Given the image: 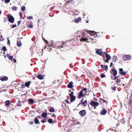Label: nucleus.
I'll return each mask as SVG.
<instances>
[{
  "label": "nucleus",
  "mask_w": 132,
  "mask_h": 132,
  "mask_svg": "<svg viewBox=\"0 0 132 132\" xmlns=\"http://www.w3.org/2000/svg\"><path fill=\"white\" fill-rule=\"evenodd\" d=\"M7 18L9 22L12 23H13L14 21V18L13 16L10 14L7 15Z\"/></svg>",
  "instance_id": "f257e3e1"
},
{
  "label": "nucleus",
  "mask_w": 132,
  "mask_h": 132,
  "mask_svg": "<svg viewBox=\"0 0 132 132\" xmlns=\"http://www.w3.org/2000/svg\"><path fill=\"white\" fill-rule=\"evenodd\" d=\"M90 104L93 107H95L98 106L99 105V103L97 102H96L92 101H91Z\"/></svg>",
  "instance_id": "f03ea898"
},
{
  "label": "nucleus",
  "mask_w": 132,
  "mask_h": 132,
  "mask_svg": "<svg viewBox=\"0 0 132 132\" xmlns=\"http://www.w3.org/2000/svg\"><path fill=\"white\" fill-rule=\"evenodd\" d=\"M79 114L81 116L83 117L85 116L86 114V111L85 110H81L79 112Z\"/></svg>",
  "instance_id": "7ed1b4c3"
},
{
  "label": "nucleus",
  "mask_w": 132,
  "mask_h": 132,
  "mask_svg": "<svg viewBox=\"0 0 132 132\" xmlns=\"http://www.w3.org/2000/svg\"><path fill=\"white\" fill-rule=\"evenodd\" d=\"M119 73L121 75L125 76L126 74V72L123 71L122 68H119Z\"/></svg>",
  "instance_id": "20e7f679"
},
{
  "label": "nucleus",
  "mask_w": 132,
  "mask_h": 132,
  "mask_svg": "<svg viewBox=\"0 0 132 132\" xmlns=\"http://www.w3.org/2000/svg\"><path fill=\"white\" fill-rule=\"evenodd\" d=\"M83 98H82L81 100V103L82 105L84 106H87V102L86 100L84 102H83Z\"/></svg>",
  "instance_id": "39448f33"
},
{
  "label": "nucleus",
  "mask_w": 132,
  "mask_h": 132,
  "mask_svg": "<svg viewBox=\"0 0 132 132\" xmlns=\"http://www.w3.org/2000/svg\"><path fill=\"white\" fill-rule=\"evenodd\" d=\"M123 58L125 60H128L131 58V56L129 55H125L123 56Z\"/></svg>",
  "instance_id": "423d86ee"
},
{
  "label": "nucleus",
  "mask_w": 132,
  "mask_h": 132,
  "mask_svg": "<svg viewBox=\"0 0 132 132\" xmlns=\"http://www.w3.org/2000/svg\"><path fill=\"white\" fill-rule=\"evenodd\" d=\"M84 96H85V95L83 94V92L82 91V90H81L78 94V97L79 98H80L83 97Z\"/></svg>",
  "instance_id": "0eeeda50"
},
{
  "label": "nucleus",
  "mask_w": 132,
  "mask_h": 132,
  "mask_svg": "<svg viewBox=\"0 0 132 132\" xmlns=\"http://www.w3.org/2000/svg\"><path fill=\"white\" fill-rule=\"evenodd\" d=\"M111 71L113 73V75L114 76H115L117 74V70L115 69H112Z\"/></svg>",
  "instance_id": "6e6552de"
},
{
  "label": "nucleus",
  "mask_w": 132,
  "mask_h": 132,
  "mask_svg": "<svg viewBox=\"0 0 132 132\" xmlns=\"http://www.w3.org/2000/svg\"><path fill=\"white\" fill-rule=\"evenodd\" d=\"M101 49L98 50L96 51V53L100 55H102L103 52L101 51Z\"/></svg>",
  "instance_id": "1a4fd4ad"
},
{
  "label": "nucleus",
  "mask_w": 132,
  "mask_h": 132,
  "mask_svg": "<svg viewBox=\"0 0 132 132\" xmlns=\"http://www.w3.org/2000/svg\"><path fill=\"white\" fill-rule=\"evenodd\" d=\"M73 83L72 82H69L67 85V87L70 88H71L73 87Z\"/></svg>",
  "instance_id": "9d476101"
},
{
  "label": "nucleus",
  "mask_w": 132,
  "mask_h": 132,
  "mask_svg": "<svg viewBox=\"0 0 132 132\" xmlns=\"http://www.w3.org/2000/svg\"><path fill=\"white\" fill-rule=\"evenodd\" d=\"M8 79V78L7 76H5L3 78H1L0 79V80L2 81H7Z\"/></svg>",
  "instance_id": "9b49d317"
},
{
  "label": "nucleus",
  "mask_w": 132,
  "mask_h": 132,
  "mask_svg": "<svg viewBox=\"0 0 132 132\" xmlns=\"http://www.w3.org/2000/svg\"><path fill=\"white\" fill-rule=\"evenodd\" d=\"M29 103L30 104H32L34 103V100L30 98L28 100Z\"/></svg>",
  "instance_id": "f8f14e48"
},
{
  "label": "nucleus",
  "mask_w": 132,
  "mask_h": 132,
  "mask_svg": "<svg viewBox=\"0 0 132 132\" xmlns=\"http://www.w3.org/2000/svg\"><path fill=\"white\" fill-rule=\"evenodd\" d=\"M70 98V102H72L75 100L76 97L75 96H74L71 97Z\"/></svg>",
  "instance_id": "ddd939ff"
},
{
  "label": "nucleus",
  "mask_w": 132,
  "mask_h": 132,
  "mask_svg": "<svg viewBox=\"0 0 132 132\" xmlns=\"http://www.w3.org/2000/svg\"><path fill=\"white\" fill-rule=\"evenodd\" d=\"M121 80L120 79H118L116 81L117 85L120 86L121 85L122 83H121Z\"/></svg>",
  "instance_id": "4468645a"
},
{
  "label": "nucleus",
  "mask_w": 132,
  "mask_h": 132,
  "mask_svg": "<svg viewBox=\"0 0 132 132\" xmlns=\"http://www.w3.org/2000/svg\"><path fill=\"white\" fill-rule=\"evenodd\" d=\"M11 104V103L10 101L8 100L5 101V104L7 106L8 105L10 104Z\"/></svg>",
  "instance_id": "2eb2a0df"
},
{
  "label": "nucleus",
  "mask_w": 132,
  "mask_h": 132,
  "mask_svg": "<svg viewBox=\"0 0 132 132\" xmlns=\"http://www.w3.org/2000/svg\"><path fill=\"white\" fill-rule=\"evenodd\" d=\"M81 20V18L80 17H78L77 19H76L75 22L76 23H78L79 21Z\"/></svg>",
  "instance_id": "dca6fc26"
},
{
  "label": "nucleus",
  "mask_w": 132,
  "mask_h": 132,
  "mask_svg": "<svg viewBox=\"0 0 132 132\" xmlns=\"http://www.w3.org/2000/svg\"><path fill=\"white\" fill-rule=\"evenodd\" d=\"M107 112L106 110L105 109H103L101 113L103 115L105 114Z\"/></svg>",
  "instance_id": "f3484780"
},
{
  "label": "nucleus",
  "mask_w": 132,
  "mask_h": 132,
  "mask_svg": "<svg viewBox=\"0 0 132 132\" xmlns=\"http://www.w3.org/2000/svg\"><path fill=\"white\" fill-rule=\"evenodd\" d=\"M88 40V39L85 38H81L80 40L81 41L83 42L84 41V42H85L86 41H87Z\"/></svg>",
  "instance_id": "a211bd4d"
},
{
  "label": "nucleus",
  "mask_w": 132,
  "mask_h": 132,
  "mask_svg": "<svg viewBox=\"0 0 132 132\" xmlns=\"http://www.w3.org/2000/svg\"><path fill=\"white\" fill-rule=\"evenodd\" d=\"M105 57L106 59L107 60H109L111 57L110 55L108 54H105Z\"/></svg>",
  "instance_id": "6ab92c4d"
},
{
  "label": "nucleus",
  "mask_w": 132,
  "mask_h": 132,
  "mask_svg": "<svg viewBox=\"0 0 132 132\" xmlns=\"http://www.w3.org/2000/svg\"><path fill=\"white\" fill-rule=\"evenodd\" d=\"M86 31L90 35L91 34H93L95 32L94 31H90V30H87Z\"/></svg>",
  "instance_id": "aec40b11"
},
{
  "label": "nucleus",
  "mask_w": 132,
  "mask_h": 132,
  "mask_svg": "<svg viewBox=\"0 0 132 132\" xmlns=\"http://www.w3.org/2000/svg\"><path fill=\"white\" fill-rule=\"evenodd\" d=\"M17 44L18 46L19 47L20 46L22 45V43L20 40H18L17 42Z\"/></svg>",
  "instance_id": "412c9836"
},
{
  "label": "nucleus",
  "mask_w": 132,
  "mask_h": 132,
  "mask_svg": "<svg viewBox=\"0 0 132 132\" xmlns=\"http://www.w3.org/2000/svg\"><path fill=\"white\" fill-rule=\"evenodd\" d=\"M31 83V81L27 82L25 83V85L26 87H29V86H30V84Z\"/></svg>",
  "instance_id": "4be33fe9"
},
{
  "label": "nucleus",
  "mask_w": 132,
  "mask_h": 132,
  "mask_svg": "<svg viewBox=\"0 0 132 132\" xmlns=\"http://www.w3.org/2000/svg\"><path fill=\"white\" fill-rule=\"evenodd\" d=\"M37 78L40 80H42L43 79V76L41 75H39L37 76Z\"/></svg>",
  "instance_id": "5701e85b"
},
{
  "label": "nucleus",
  "mask_w": 132,
  "mask_h": 132,
  "mask_svg": "<svg viewBox=\"0 0 132 132\" xmlns=\"http://www.w3.org/2000/svg\"><path fill=\"white\" fill-rule=\"evenodd\" d=\"M7 56L8 57V59H10V60H12L13 56H12L10 55L9 54H7Z\"/></svg>",
  "instance_id": "b1692460"
},
{
  "label": "nucleus",
  "mask_w": 132,
  "mask_h": 132,
  "mask_svg": "<svg viewBox=\"0 0 132 132\" xmlns=\"http://www.w3.org/2000/svg\"><path fill=\"white\" fill-rule=\"evenodd\" d=\"M117 56H114L113 57V61L116 62L117 60Z\"/></svg>",
  "instance_id": "393cba45"
},
{
  "label": "nucleus",
  "mask_w": 132,
  "mask_h": 132,
  "mask_svg": "<svg viewBox=\"0 0 132 132\" xmlns=\"http://www.w3.org/2000/svg\"><path fill=\"white\" fill-rule=\"evenodd\" d=\"M34 122L35 124H37L39 122V121L38 119L37 118V117H35Z\"/></svg>",
  "instance_id": "a878e982"
},
{
  "label": "nucleus",
  "mask_w": 132,
  "mask_h": 132,
  "mask_svg": "<svg viewBox=\"0 0 132 132\" xmlns=\"http://www.w3.org/2000/svg\"><path fill=\"white\" fill-rule=\"evenodd\" d=\"M49 111L50 112H54L55 111V110L53 108H51L50 109Z\"/></svg>",
  "instance_id": "bb28decb"
},
{
  "label": "nucleus",
  "mask_w": 132,
  "mask_h": 132,
  "mask_svg": "<svg viewBox=\"0 0 132 132\" xmlns=\"http://www.w3.org/2000/svg\"><path fill=\"white\" fill-rule=\"evenodd\" d=\"M99 99L101 100L100 101H103V103H105L106 104H107L108 102H107V101H106V100H105L104 99L100 98H99Z\"/></svg>",
  "instance_id": "cd10ccee"
},
{
  "label": "nucleus",
  "mask_w": 132,
  "mask_h": 132,
  "mask_svg": "<svg viewBox=\"0 0 132 132\" xmlns=\"http://www.w3.org/2000/svg\"><path fill=\"white\" fill-rule=\"evenodd\" d=\"M47 115V113L46 112L43 113L42 114V116L43 117H46Z\"/></svg>",
  "instance_id": "c85d7f7f"
},
{
  "label": "nucleus",
  "mask_w": 132,
  "mask_h": 132,
  "mask_svg": "<svg viewBox=\"0 0 132 132\" xmlns=\"http://www.w3.org/2000/svg\"><path fill=\"white\" fill-rule=\"evenodd\" d=\"M11 9L13 11H16L18 9V7L14 6L11 8Z\"/></svg>",
  "instance_id": "c756f323"
},
{
  "label": "nucleus",
  "mask_w": 132,
  "mask_h": 132,
  "mask_svg": "<svg viewBox=\"0 0 132 132\" xmlns=\"http://www.w3.org/2000/svg\"><path fill=\"white\" fill-rule=\"evenodd\" d=\"M48 121L50 123H52L53 122V120L52 119H48Z\"/></svg>",
  "instance_id": "7c9ffc66"
},
{
  "label": "nucleus",
  "mask_w": 132,
  "mask_h": 132,
  "mask_svg": "<svg viewBox=\"0 0 132 132\" xmlns=\"http://www.w3.org/2000/svg\"><path fill=\"white\" fill-rule=\"evenodd\" d=\"M2 49L4 52L6 51L7 50H6V47L5 46H3V47L2 48Z\"/></svg>",
  "instance_id": "2f4dec72"
},
{
  "label": "nucleus",
  "mask_w": 132,
  "mask_h": 132,
  "mask_svg": "<svg viewBox=\"0 0 132 132\" xmlns=\"http://www.w3.org/2000/svg\"><path fill=\"white\" fill-rule=\"evenodd\" d=\"M87 89L86 88H83L82 90H82V91L83 92V91H84L85 92V93H86L87 92Z\"/></svg>",
  "instance_id": "473e14b6"
},
{
  "label": "nucleus",
  "mask_w": 132,
  "mask_h": 132,
  "mask_svg": "<svg viewBox=\"0 0 132 132\" xmlns=\"http://www.w3.org/2000/svg\"><path fill=\"white\" fill-rule=\"evenodd\" d=\"M21 10L23 11H24L25 10V7L24 6H22L21 8Z\"/></svg>",
  "instance_id": "72a5a7b5"
},
{
  "label": "nucleus",
  "mask_w": 132,
  "mask_h": 132,
  "mask_svg": "<svg viewBox=\"0 0 132 132\" xmlns=\"http://www.w3.org/2000/svg\"><path fill=\"white\" fill-rule=\"evenodd\" d=\"M27 19L28 20L33 19V17L32 16H28L27 17Z\"/></svg>",
  "instance_id": "f704fd0d"
},
{
  "label": "nucleus",
  "mask_w": 132,
  "mask_h": 132,
  "mask_svg": "<svg viewBox=\"0 0 132 132\" xmlns=\"http://www.w3.org/2000/svg\"><path fill=\"white\" fill-rule=\"evenodd\" d=\"M111 88L114 91H115L116 90V87L115 86H113Z\"/></svg>",
  "instance_id": "c9c22d12"
},
{
  "label": "nucleus",
  "mask_w": 132,
  "mask_h": 132,
  "mask_svg": "<svg viewBox=\"0 0 132 132\" xmlns=\"http://www.w3.org/2000/svg\"><path fill=\"white\" fill-rule=\"evenodd\" d=\"M98 33H97V32H95V33L94 34V37H96L97 36H98L97 35V34Z\"/></svg>",
  "instance_id": "e433bc0d"
},
{
  "label": "nucleus",
  "mask_w": 132,
  "mask_h": 132,
  "mask_svg": "<svg viewBox=\"0 0 132 132\" xmlns=\"http://www.w3.org/2000/svg\"><path fill=\"white\" fill-rule=\"evenodd\" d=\"M131 103H132V100H131V99H130V102H129V106H130L131 107Z\"/></svg>",
  "instance_id": "4c0bfd02"
},
{
  "label": "nucleus",
  "mask_w": 132,
  "mask_h": 132,
  "mask_svg": "<svg viewBox=\"0 0 132 132\" xmlns=\"http://www.w3.org/2000/svg\"><path fill=\"white\" fill-rule=\"evenodd\" d=\"M28 27H29L30 28H32L33 26L32 25V24H29L28 25Z\"/></svg>",
  "instance_id": "58836bf2"
},
{
  "label": "nucleus",
  "mask_w": 132,
  "mask_h": 132,
  "mask_svg": "<svg viewBox=\"0 0 132 132\" xmlns=\"http://www.w3.org/2000/svg\"><path fill=\"white\" fill-rule=\"evenodd\" d=\"M114 77L113 78V79H114V80H116V79H117L118 77L119 76H114Z\"/></svg>",
  "instance_id": "ea45409f"
},
{
  "label": "nucleus",
  "mask_w": 132,
  "mask_h": 132,
  "mask_svg": "<svg viewBox=\"0 0 132 132\" xmlns=\"http://www.w3.org/2000/svg\"><path fill=\"white\" fill-rule=\"evenodd\" d=\"M8 41L7 42V44L9 45L10 44V40L9 39V38H7Z\"/></svg>",
  "instance_id": "a19ab883"
},
{
  "label": "nucleus",
  "mask_w": 132,
  "mask_h": 132,
  "mask_svg": "<svg viewBox=\"0 0 132 132\" xmlns=\"http://www.w3.org/2000/svg\"><path fill=\"white\" fill-rule=\"evenodd\" d=\"M21 88H24L25 87V85H24V84H22L21 85Z\"/></svg>",
  "instance_id": "79ce46f5"
},
{
  "label": "nucleus",
  "mask_w": 132,
  "mask_h": 132,
  "mask_svg": "<svg viewBox=\"0 0 132 132\" xmlns=\"http://www.w3.org/2000/svg\"><path fill=\"white\" fill-rule=\"evenodd\" d=\"M101 78H103L105 76V75L104 74H102L101 75Z\"/></svg>",
  "instance_id": "37998d69"
},
{
  "label": "nucleus",
  "mask_w": 132,
  "mask_h": 132,
  "mask_svg": "<svg viewBox=\"0 0 132 132\" xmlns=\"http://www.w3.org/2000/svg\"><path fill=\"white\" fill-rule=\"evenodd\" d=\"M10 1V0H5V2L6 3H9Z\"/></svg>",
  "instance_id": "c03bdc74"
},
{
  "label": "nucleus",
  "mask_w": 132,
  "mask_h": 132,
  "mask_svg": "<svg viewBox=\"0 0 132 132\" xmlns=\"http://www.w3.org/2000/svg\"><path fill=\"white\" fill-rule=\"evenodd\" d=\"M65 101L66 103H67L68 104H69L70 103V102H69V101L68 100H65Z\"/></svg>",
  "instance_id": "a18cd8bd"
},
{
  "label": "nucleus",
  "mask_w": 132,
  "mask_h": 132,
  "mask_svg": "<svg viewBox=\"0 0 132 132\" xmlns=\"http://www.w3.org/2000/svg\"><path fill=\"white\" fill-rule=\"evenodd\" d=\"M11 61H12L14 62L15 63L16 62V59H13V58L12 60H11Z\"/></svg>",
  "instance_id": "49530a36"
},
{
  "label": "nucleus",
  "mask_w": 132,
  "mask_h": 132,
  "mask_svg": "<svg viewBox=\"0 0 132 132\" xmlns=\"http://www.w3.org/2000/svg\"><path fill=\"white\" fill-rule=\"evenodd\" d=\"M46 120H43L41 121V122H42L43 123H44L45 122H46Z\"/></svg>",
  "instance_id": "de8ad7c7"
},
{
  "label": "nucleus",
  "mask_w": 132,
  "mask_h": 132,
  "mask_svg": "<svg viewBox=\"0 0 132 132\" xmlns=\"http://www.w3.org/2000/svg\"><path fill=\"white\" fill-rule=\"evenodd\" d=\"M53 44H51L50 45V46H48V47H50V50H52V48H51V46H53ZM48 46H49L48 45Z\"/></svg>",
  "instance_id": "09e8293b"
},
{
  "label": "nucleus",
  "mask_w": 132,
  "mask_h": 132,
  "mask_svg": "<svg viewBox=\"0 0 132 132\" xmlns=\"http://www.w3.org/2000/svg\"><path fill=\"white\" fill-rule=\"evenodd\" d=\"M29 123L31 125H32L34 123L33 121H31L29 122Z\"/></svg>",
  "instance_id": "8fccbe9b"
},
{
  "label": "nucleus",
  "mask_w": 132,
  "mask_h": 132,
  "mask_svg": "<svg viewBox=\"0 0 132 132\" xmlns=\"http://www.w3.org/2000/svg\"><path fill=\"white\" fill-rule=\"evenodd\" d=\"M16 25L13 24L12 26V28H13L14 27H16Z\"/></svg>",
  "instance_id": "3c124183"
},
{
  "label": "nucleus",
  "mask_w": 132,
  "mask_h": 132,
  "mask_svg": "<svg viewBox=\"0 0 132 132\" xmlns=\"http://www.w3.org/2000/svg\"><path fill=\"white\" fill-rule=\"evenodd\" d=\"M104 67L106 70L108 69V66L107 65H105L104 66Z\"/></svg>",
  "instance_id": "603ef678"
},
{
  "label": "nucleus",
  "mask_w": 132,
  "mask_h": 132,
  "mask_svg": "<svg viewBox=\"0 0 132 132\" xmlns=\"http://www.w3.org/2000/svg\"><path fill=\"white\" fill-rule=\"evenodd\" d=\"M73 95V94H69V96H70V97H71L72 96H74Z\"/></svg>",
  "instance_id": "864d4df0"
},
{
  "label": "nucleus",
  "mask_w": 132,
  "mask_h": 132,
  "mask_svg": "<svg viewBox=\"0 0 132 132\" xmlns=\"http://www.w3.org/2000/svg\"><path fill=\"white\" fill-rule=\"evenodd\" d=\"M101 67L103 69H104V66L103 65L101 64Z\"/></svg>",
  "instance_id": "5fc2aeb1"
},
{
  "label": "nucleus",
  "mask_w": 132,
  "mask_h": 132,
  "mask_svg": "<svg viewBox=\"0 0 132 132\" xmlns=\"http://www.w3.org/2000/svg\"><path fill=\"white\" fill-rule=\"evenodd\" d=\"M112 65H113V63L111 62L110 63V67H112Z\"/></svg>",
  "instance_id": "6e6d98bb"
},
{
  "label": "nucleus",
  "mask_w": 132,
  "mask_h": 132,
  "mask_svg": "<svg viewBox=\"0 0 132 132\" xmlns=\"http://www.w3.org/2000/svg\"><path fill=\"white\" fill-rule=\"evenodd\" d=\"M21 21H18V22H17V23L18 24V25H19V24L20 23H21Z\"/></svg>",
  "instance_id": "4d7b16f0"
},
{
  "label": "nucleus",
  "mask_w": 132,
  "mask_h": 132,
  "mask_svg": "<svg viewBox=\"0 0 132 132\" xmlns=\"http://www.w3.org/2000/svg\"><path fill=\"white\" fill-rule=\"evenodd\" d=\"M19 15H20L21 17H22V13L21 12H20L19 13Z\"/></svg>",
  "instance_id": "13d9d810"
},
{
  "label": "nucleus",
  "mask_w": 132,
  "mask_h": 132,
  "mask_svg": "<svg viewBox=\"0 0 132 132\" xmlns=\"http://www.w3.org/2000/svg\"><path fill=\"white\" fill-rule=\"evenodd\" d=\"M109 60H107L106 59V60H105V62H106L109 63V61H109Z\"/></svg>",
  "instance_id": "bf43d9fd"
},
{
  "label": "nucleus",
  "mask_w": 132,
  "mask_h": 132,
  "mask_svg": "<svg viewBox=\"0 0 132 132\" xmlns=\"http://www.w3.org/2000/svg\"><path fill=\"white\" fill-rule=\"evenodd\" d=\"M94 99L95 101H97V99L96 98H94Z\"/></svg>",
  "instance_id": "052dcab7"
},
{
  "label": "nucleus",
  "mask_w": 132,
  "mask_h": 132,
  "mask_svg": "<svg viewBox=\"0 0 132 132\" xmlns=\"http://www.w3.org/2000/svg\"><path fill=\"white\" fill-rule=\"evenodd\" d=\"M81 104V102L79 103L78 104V106H79L80 104Z\"/></svg>",
  "instance_id": "680f3d73"
},
{
  "label": "nucleus",
  "mask_w": 132,
  "mask_h": 132,
  "mask_svg": "<svg viewBox=\"0 0 132 132\" xmlns=\"http://www.w3.org/2000/svg\"><path fill=\"white\" fill-rule=\"evenodd\" d=\"M70 94H74L73 92L72 91V92H71V93Z\"/></svg>",
  "instance_id": "e2e57ef3"
},
{
  "label": "nucleus",
  "mask_w": 132,
  "mask_h": 132,
  "mask_svg": "<svg viewBox=\"0 0 132 132\" xmlns=\"http://www.w3.org/2000/svg\"><path fill=\"white\" fill-rule=\"evenodd\" d=\"M128 132H131V130H128Z\"/></svg>",
  "instance_id": "0e129e2a"
},
{
  "label": "nucleus",
  "mask_w": 132,
  "mask_h": 132,
  "mask_svg": "<svg viewBox=\"0 0 132 132\" xmlns=\"http://www.w3.org/2000/svg\"><path fill=\"white\" fill-rule=\"evenodd\" d=\"M0 37H1V38H0V39H1L2 38V37H3V36L1 35V36H0Z\"/></svg>",
  "instance_id": "69168bd1"
},
{
  "label": "nucleus",
  "mask_w": 132,
  "mask_h": 132,
  "mask_svg": "<svg viewBox=\"0 0 132 132\" xmlns=\"http://www.w3.org/2000/svg\"><path fill=\"white\" fill-rule=\"evenodd\" d=\"M104 53L105 54V55L106 54H107L106 53V52H104Z\"/></svg>",
  "instance_id": "338daca9"
},
{
  "label": "nucleus",
  "mask_w": 132,
  "mask_h": 132,
  "mask_svg": "<svg viewBox=\"0 0 132 132\" xmlns=\"http://www.w3.org/2000/svg\"><path fill=\"white\" fill-rule=\"evenodd\" d=\"M54 116V114H53L52 115V117H53Z\"/></svg>",
  "instance_id": "774afa93"
}]
</instances>
